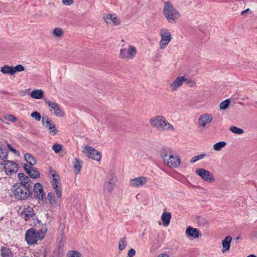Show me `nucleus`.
I'll list each match as a JSON object with an SVG mask.
<instances>
[{"label": "nucleus", "instance_id": "nucleus-2", "mask_svg": "<svg viewBox=\"0 0 257 257\" xmlns=\"http://www.w3.org/2000/svg\"><path fill=\"white\" fill-rule=\"evenodd\" d=\"M149 121L151 125L159 131H173L174 130L173 126L162 115H157L152 117Z\"/></svg>", "mask_w": 257, "mask_h": 257}, {"label": "nucleus", "instance_id": "nucleus-41", "mask_svg": "<svg viewBox=\"0 0 257 257\" xmlns=\"http://www.w3.org/2000/svg\"><path fill=\"white\" fill-rule=\"evenodd\" d=\"M31 116L37 121H40L41 118V115L40 113L37 111H34L32 112L31 114Z\"/></svg>", "mask_w": 257, "mask_h": 257}, {"label": "nucleus", "instance_id": "nucleus-38", "mask_svg": "<svg viewBox=\"0 0 257 257\" xmlns=\"http://www.w3.org/2000/svg\"><path fill=\"white\" fill-rule=\"evenodd\" d=\"M47 197L50 204L52 205L55 206L56 205V201L55 200L54 194L52 192L49 193L48 194Z\"/></svg>", "mask_w": 257, "mask_h": 257}, {"label": "nucleus", "instance_id": "nucleus-18", "mask_svg": "<svg viewBox=\"0 0 257 257\" xmlns=\"http://www.w3.org/2000/svg\"><path fill=\"white\" fill-rule=\"evenodd\" d=\"M117 178L113 174H110L105 183V187L109 192H111L115 186Z\"/></svg>", "mask_w": 257, "mask_h": 257}, {"label": "nucleus", "instance_id": "nucleus-34", "mask_svg": "<svg viewBox=\"0 0 257 257\" xmlns=\"http://www.w3.org/2000/svg\"><path fill=\"white\" fill-rule=\"evenodd\" d=\"M67 257H83L82 254L75 250L68 251L66 253Z\"/></svg>", "mask_w": 257, "mask_h": 257}, {"label": "nucleus", "instance_id": "nucleus-7", "mask_svg": "<svg viewBox=\"0 0 257 257\" xmlns=\"http://www.w3.org/2000/svg\"><path fill=\"white\" fill-rule=\"evenodd\" d=\"M195 172L205 182L212 183L215 181V179L212 174L205 169H196Z\"/></svg>", "mask_w": 257, "mask_h": 257}, {"label": "nucleus", "instance_id": "nucleus-37", "mask_svg": "<svg viewBox=\"0 0 257 257\" xmlns=\"http://www.w3.org/2000/svg\"><path fill=\"white\" fill-rule=\"evenodd\" d=\"M52 33L55 36L60 37L64 34V31L61 28H56L53 30Z\"/></svg>", "mask_w": 257, "mask_h": 257}, {"label": "nucleus", "instance_id": "nucleus-20", "mask_svg": "<svg viewBox=\"0 0 257 257\" xmlns=\"http://www.w3.org/2000/svg\"><path fill=\"white\" fill-rule=\"evenodd\" d=\"M34 214L33 208L30 206L25 207L22 213L23 217L26 221L30 219Z\"/></svg>", "mask_w": 257, "mask_h": 257}, {"label": "nucleus", "instance_id": "nucleus-49", "mask_svg": "<svg viewBox=\"0 0 257 257\" xmlns=\"http://www.w3.org/2000/svg\"><path fill=\"white\" fill-rule=\"evenodd\" d=\"M62 2L64 5L67 6L71 5L73 2V0H62Z\"/></svg>", "mask_w": 257, "mask_h": 257}, {"label": "nucleus", "instance_id": "nucleus-45", "mask_svg": "<svg viewBox=\"0 0 257 257\" xmlns=\"http://www.w3.org/2000/svg\"><path fill=\"white\" fill-rule=\"evenodd\" d=\"M8 148L9 149L12 151L14 154L17 155V156H20V152L19 151L16 150L10 144H9L8 143H7Z\"/></svg>", "mask_w": 257, "mask_h": 257}, {"label": "nucleus", "instance_id": "nucleus-24", "mask_svg": "<svg viewBox=\"0 0 257 257\" xmlns=\"http://www.w3.org/2000/svg\"><path fill=\"white\" fill-rule=\"evenodd\" d=\"M105 22L107 24L113 23L114 25H118L119 23L118 20L115 15L112 14H107L103 18Z\"/></svg>", "mask_w": 257, "mask_h": 257}, {"label": "nucleus", "instance_id": "nucleus-36", "mask_svg": "<svg viewBox=\"0 0 257 257\" xmlns=\"http://www.w3.org/2000/svg\"><path fill=\"white\" fill-rule=\"evenodd\" d=\"M127 244L126 238L125 237L121 238L119 241L118 248L120 250H122L124 249Z\"/></svg>", "mask_w": 257, "mask_h": 257}, {"label": "nucleus", "instance_id": "nucleus-39", "mask_svg": "<svg viewBox=\"0 0 257 257\" xmlns=\"http://www.w3.org/2000/svg\"><path fill=\"white\" fill-rule=\"evenodd\" d=\"M230 103V101L229 99H227L222 101L219 104V107L221 109H225L227 108Z\"/></svg>", "mask_w": 257, "mask_h": 257}, {"label": "nucleus", "instance_id": "nucleus-27", "mask_svg": "<svg viewBox=\"0 0 257 257\" xmlns=\"http://www.w3.org/2000/svg\"><path fill=\"white\" fill-rule=\"evenodd\" d=\"M82 165V162L81 159L76 158L73 163V166L74 169V172L78 174L81 170Z\"/></svg>", "mask_w": 257, "mask_h": 257}, {"label": "nucleus", "instance_id": "nucleus-6", "mask_svg": "<svg viewBox=\"0 0 257 257\" xmlns=\"http://www.w3.org/2000/svg\"><path fill=\"white\" fill-rule=\"evenodd\" d=\"M160 35L161 36L160 48L163 50L167 47L170 42L172 38L171 34L169 30L167 29H162L160 31Z\"/></svg>", "mask_w": 257, "mask_h": 257}, {"label": "nucleus", "instance_id": "nucleus-13", "mask_svg": "<svg viewBox=\"0 0 257 257\" xmlns=\"http://www.w3.org/2000/svg\"><path fill=\"white\" fill-rule=\"evenodd\" d=\"M147 182V178L144 176H140L131 179L130 181V185L134 188H139L145 185Z\"/></svg>", "mask_w": 257, "mask_h": 257}, {"label": "nucleus", "instance_id": "nucleus-15", "mask_svg": "<svg viewBox=\"0 0 257 257\" xmlns=\"http://www.w3.org/2000/svg\"><path fill=\"white\" fill-rule=\"evenodd\" d=\"M18 177L20 181V183H18V185L30 189L32 181L28 176L23 173H19L18 174Z\"/></svg>", "mask_w": 257, "mask_h": 257}, {"label": "nucleus", "instance_id": "nucleus-35", "mask_svg": "<svg viewBox=\"0 0 257 257\" xmlns=\"http://www.w3.org/2000/svg\"><path fill=\"white\" fill-rule=\"evenodd\" d=\"M229 131L232 133L237 135H241L244 132L243 129L239 128L236 126H232L230 127Z\"/></svg>", "mask_w": 257, "mask_h": 257}, {"label": "nucleus", "instance_id": "nucleus-57", "mask_svg": "<svg viewBox=\"0 0 257 257\" xmlns=\"http://www.w3.org/2000/svg\"><path fill=\"white\" fill-rule=\"evenodd\" d=\"M239 237H237L236 239H237V240H238V239H239Z\"/></svg>", "mask_w": 257, "mask_h": 257}, {"label": "nucleus", "instance_id": "nucleus-48", "mask_svg": "<svg viewBox=\"0 0 257 257\" xmlns=\"http://www.w3.org/2000/svg\"><path fill=\"white\" fill-rule=\"evenodd\" d=\"M136 254V251L134 249H130L127 252L128 257H133Z\"/></svg>", "mask_w": 257, "mask_h": 257}, {"label": "nucleus", "instance_id": "nucleus-44", "mask_svg": "<svg viewBox=\"0 0 257 257\" xmlns=\"http://www.w3.org/2000/svg\"><path fill=\"white\" fill-rule=\"evenodd\" d=\"M8 148L9 149L12 151L14 154L17 155V156H20V152L19 151L16 150L10 144H9L8 143H7Z\"/></svg>", "mask_w": 257, "mask_h": 257}, {"label": "nucleus", "instance_id": "nucleus-3", "mask_svg": "<svg viewBox=\"0 0 257 257\" xmlns=\"http://www.w3.org/2000/svg\"><path fill=\"white\" fill-rule=\"evenodd\" d=\"M164 16L170 23H173L180 17L179 12L173 7L172 4L169 2L164 3L163 8Z\"/></svg>", "mask_w": 257, "mask_h": 257}, {"label": "nucleus", "instance_id": "nucleus-54", "mask_svg": "<svg viewBox=\"0 0 257 257\" xmlns=\"http://www.w3.org/2000/svg\"><path fill=\"white\" fill-rule=\"evenodd\" d=\"M252 235L254 237H257V230L253 232Z\"/></svg>", "mask_w": 257, "mask_h": 257}, {"label": "nucleus", "instance_id": "nucleus-21", "mask_svg": "<svg viewBox=\"0 0 257 257\" xmlns=\"http://www.w3.org/2000/svg\"><path fill=\"white\" fill-rule=\"evenodd\" d=\"M59 179H56L54 178L52 179L51 184L53 189L55 190L56 194L59 198H61L62 196V190L60 187V184L59 182Z\"/></svg>", "mask_w": 257, "mask_h": 257}, {"label": "nucleus", "instance_id": "nucleus-4", "mask_svg": "<svg viewBox=\"0 0 257 257\" xmlns=\"http://www.w3.org/2000/svg\"><path fill=\"white\" fill-rule=\"evenodd\" d=\"M12 190L16 198L19 200H25L31 194L30 188L21 186L18 184H15Z\"/></svg>", "mask_w": 257, "mask_h": 257}, {"label": "nucleus", "instance_id": "nucleus-11", "mask_svg": "<svg viewBox=\"0 0 257 257\" xmlns=\"http://www.w3.org/2000/svg\"><path fill=\"white\" fill-rule=\"evenodd\" d=\"M42 122L45 127H48L50 134L52 135L56 134L57 131L56 128V126L48 116L43 117Z\"/></svg>", "mask_w": 257, "mask_h": 257}, {"label": "nucleus", "instance_id": "nucleus-55", "mask_svg": "<svg viewBox=\"0 0 257 257\" xmlns=\"http://www.w3.org/2000/svg\"><path fill=\"white\" fill-rule=\"evenodd\" d=\"M246 257H256V256L255 255L251 254H250V255L247 256Z\"/></svg>", "mask_w": 257, "mask_h": 257}, {"label": "nucleus", "instance_id": "nucleus-51", "mask_svg": "<svg viewBox=\"0 0 257 257\" xmlns=\"http://www.w3.org/2000/svg\"><path fill=\"white\" fill-rule=\"evenodd\" d=\"M157 257H169V255L167 253H161L159 254Z\"/></svg>", "mask_w": 257, "mask_h": 257}, {"label": "nucleus", "instance_id": "nucleus-26", "mask_svg": "<svg viewBox=\"0 0 257 257\" xmlns=\"http://www.w3.org/2000/svg\"><path fill=\"white\" fill-rule=\"evenodd\" d=\"M30 95L32 98L40 99L43 98L44 93L41 89H36L31 92Z\"/></svg>", "mask_w": 257, "mask_h": 257}, {"label": "nucleus", "instance_id": "nucleus-28", "mask_svg": "<svg viewBox=\"0 0 257 257\" xmlns=\"http://www.w3.org/2000/svg\"><path fill=\"white\" fill-rule=\"evenodd\" d=\"M1 72L3 74H9L11 75H13L15 74L14 66H11L9 65H5L2 67Z\"/></svg>", "mask_w": 257, "mask_h": 257}, {"label": "nucleus", "instance_id": "nucleus-56", "mask_svg": "<svg viewBox=\"0 0 257 257\" xmlns=\"http://www.w3.org/2000/svg\"><path fill=\"white\" fill-rule=\"evenodd\" d=\"M20 257H29L28 256H26V255H23V256H21Z\"/></svg>", "mask_w": 257, "mask_h": 257}, {"label": "nucleus", "instance_id": "nucleus-42", "mask_svg": "<svg viewBox=\"0 0 257 257\" xmlns=\"http://www.w3.org/2000/svg\"><path fill=\"white\" fill-rule=\"evenodd\" d=\"M50 175L52 177V179L56 178V179H59V176L58 173L53 169H50Z\"/></svg>", "mask_w": 257, "mask_h": 257}, {"label": "nucleus", "instance_id": "nucleus-5", "mask_svg": "<svg viewBox=\"0 0 257 257\" xmlns=\"http://www.w3.org/2000/svg\"><path fill=\"white\" fill-rule=\"evenodd\" d=\"M1 164L4 166V171L7 175H12L18 170V165L14 161L5 160L2 162Z\"/></svg>", "mask_w": 257, "mask_h": 257}, {"label": "nucleus", "instance_id": "nucleus-52", "mask_svg": "<svg viewBox=\"0 0 257 257\" xmlns=\"http://www.w3.org/2000/svg\"><path fill=\"white\" fill-rule=\"evenodd\" d=\"M250 11L249 9H247L246 10H245V11H243L241 13V15H244L246 13L249 12Z\"/></svg>", "mask_w": 257, "mask_h": 257}, {"label": "nucleus", "instance_id": "nucleus-23", "mask_svg": "<svg viewBox=\"0 0 257 257\" xmlns=\"http://www.w3.org/2000/svg\"><path fill=\"white\" fill-rule=\"evenodd\" d=\"M186 235L187 236L191 237L194 238L199 237V232L197 228H194L191 226L188 227L186 230Z\"/></svg>", "mask_w": 257, "mask_h": 257}, {"label": "nucleus", "instance_id": "nucleus-47", "mask_svg": "<svg viewBox=\"0 0 257 257\" xmlns=\"http://www.w3.org/2000/svg\"><path fill=\"white\" fill-rule=\"evenodd\" d=\"M5 118L10 121L12 122H16L17 120V117L13 115H7L5 116Z\"/></svg>", "mask_w": 257, "mask_h": 257}, {"label": "nucleus", "instance_id": "nucleus-46", "mask_svg": "<svg viewBox=\"0 0 257 257\" xmlns=\"http://www.w3.org/2000/svg\"><path fill=\"white\" fill-rule=\"evenodd\" d=\"M14 70L15 71V73L16 72H21L24 71L25 70V68L23 65L19 64L16 66L15 67H14Z\"/></svg>", "mask_w": 257, "mask_h": 257}, {"label": "nucleus", "instance_id": "nucleus-14", "mask_svg": "<svg viewBox=\"0 0 257 257\" xmlns=\"http://www.w3.org/2000/svg\"><path fill=\"white\" fill-rule=\"evenodd\" d=\"M213 119L211 114L205 113L201 115L199 118V125L201 127H208Z\"/></svg>", "mask_w": 257, "mask_h": 257}, {"label": "nucleus", "instance_id": "nucleus-8", "mask_svg": "<svg viewBox=\"0 0 257 257\" xmlns=\"http://www.w3.org/2000/svg\"><path fill=\"white\" fill-rule=\"evenodd\" d=\"M137 54V49L134 46L129 45L128 49H121L120 57L123 59H132Z\"/></svg>", "mask_w": 257, "mask_h": 257}, {"label": "nucleus", "instance_id": "nucleus-50", "mask_svg": "<svg viewBox=\"0 0 257 257\" xmlns=\"http://www.w3.org/2000/svg\"><path fill=\"white\" fill-rule=\"evenodd\" d=\"M186 81H187L186 83L189 84L190 86L192 87L194 86V82L193 81H191V80H188V81L187 80Z\"/></svg>", "mask_w": 257, "mask_h": 257}, {"label": "nucleus", "instance_id": "nucleus-31", "mask_svg": "<svg viewBox=\"0 0 257 257\" xmlns=\"http://www.w3.org/2000/svg\"><path fill=\"white\" fill-rule=\"evenodd\" d=\"M24 158L25 160L30 164V166H32L36 164V160L30 154L26 153L24 156Z\"/></svg>", "mask_w": 257, "mask_h": 257}, {"label": "nucleus", "instance_id": "nucleus-32", "mask_svg": "<svg viewBox=\"0 0 257 257\" xmlns=\"http://www.w3.org/2000/svg\"><path fill=\"white\" fill-rule=\"evenodd\" d=\"M227 144L225 142H219L213 145V149L215 151H220Z\"/></svg>", "mask_w": 257, "mask_h": 257}, {"label": "nucleus", "instance_id": "nucleus-9", "mask_svg": "<svg viewBox=\"0 0 257 257\" xmlns=\"http://www.w3.org/2000/svg\"><path fill=\"white\" fill-rule=\"evenodd\" d=\"M84 153L86 154L87 156L89 158L96 161L98 162L101 160V155L100 153L90 146H86L84 147Z\"/></svg>", "mask_w": 257, "mask_h": 257}, {"label": "nucleus", "instance_id": "nucleus-1", "mask_svg": "<svg viewBox=\"0 0 257 257\" xmlns=\"http://www.w3.org/2000/svg\"><path fill=\"white\" fill-rule=\"evenodd\" d=\"M47 231L46 225H43L41 229L37 230L34 228L29 229L25 234V239L29 245L35 244L38 240L44 238Z\"/></svg>", "mask_w": 257, "mask_h": 257}, {"label": "nucleus", "instance_id": "nucleus-25", "mask_svg": "<svg viewBox=\"0 0 257 257\" xmlns=\"http://www.w3.org/2000/svg\"><path fill=\"white\" fill-rule=\"evenodd\" d=\"M171 218V213L169 212H163L161 216V219L164 226H167L170 222Z\"/></svg>", "mask_w": 257, "mask_h": 257}, {"label": "nucleus", "instance_id": "nucleus-33", "mask_svg": "<svg viewBox=\"0 0 257 257\" xmlns=\"http://www.w3.org/2000/svg\"><path fill=\"white\" fill-rule=\"evenodd\" d=\"M8 152L4 146L0 147V159L3 160H6L8 158Z\"/></svg>", "mask_w": 257, "mask_h": 257}, {"label": "nucleus", "instance_id": "nucleus-17", "mask_svg": "<svg viewBox=\"0 0 257 257\" xmlns=\"http://www.w3.org/2000/svg\"><path fill=\"white\" fill-rule=\"evenodd\" d=\"M23 167L30 177L33 179H37L40 177V173L36 168L27 164H25Z\"/></svg>", "mask_w": 257, "mask_h": 257}, {"label": "nucleus", "instance_id": "nucleus-22", "mask_svg": "<svg viewBox=\"0 0 257 257\" xmlns=\"http://www.w3.org/2000/svg\"><path fill=\"white\" fill-rule=\"evenodd\" d=\"M232 240V238L230 236H227L222 241V252L224 253L228 251L230 247L231 242Z\"/></svg>", "mask_w": 257, "mask_h": 257}, {"label": "nucleus", "instance_id": "nucleus-53", "mask_svg": "<svg viewBox=\"0 0 257 257\" xmlns=\"http://www.w3.org/2000/svg\"><path fill=\"white\" fill-rule=\"evenodd\" d=\"M35 257H45V254H35Z\"/></svg>", "mask_w": 257, "mask_h": 257}, {"label": "nucleus", "instance_id": "nucleus-10", "mask_svg": "<svg viewBox=\"0 0 257 257\" xmlns=\"http://www.w3.org/2000/svg\"><path fill=\"white\" fill-rule=\"evenodd\" d=\"M187 79L184 76H177L174 81L170 84L169 86L172 91H175L180 87Z\"/></svg>", "mask_w": 257, "mask_h": 257}, {"label": "nucleus", "instance_id": "nucleus-16", "mask_svg": "<svg viewBox=\"0 0 257 257\" xmlns=\"http://www.w3.org/2000/svg\"><path fill=\"white\" fill-rule=\"evenodd\" d=\"M45 101V103L54 110V113L56 116L58 117H61L63 116L64 113L60 108L58 103L46 99Z\"/></svg>", "mask_w": 257, "mask_h": 257}, {"label": "nucleus", "instance_id": "nucleus-30", "mask_svg": "<svg viewBox=\"0 0 257 257\" xmlns=\"http://www.w3.org/2000/svg\"><path fill=\"white\" fill-rule=\"evenodd\" d=\"M172 154H173L172 151L168 148L162 149L161 151L160 155L163 160L164 163L165 162V160L168 159L169 156Z\"/></svg>", "mask_w": 257, "mask_h": 257}, {"label": "nucleus", "instance_id": "nucleus-29", "mask_svg": "<svg viewBox=\"0 0 257 257\" xmlns=\"http://www.w3.org/2000/svg\"><path fill=\"white\" fill-rule=\"evenodd\" d=\"M1 255L2 257H13V253L11 249L7 247H2Z\"/></svg>", "mask_w": 257, "mask_h": 257}, {"label": "nucleus", "instance_id": "nucleus-43", "mask_svg": "<svg viewBox=\"0 0 257 257\" xmlns=\"http://www.w3.org/2000/svg\"><path fill=\"white\" fill-rule=\"evenodd\" d=\"M52 149L56 153H58L62 149V146L59 144H54L52 146Z\"/></svg>", "mask_w": 257, "mask_h": 257}, {"label": "nucleus", "instance_id": "nucleus-19", "mask_svg": "<svg viewBox=\"0 0 257 257\" xmlns=\"http://www.w3.org/2000/svg\"><path fill=\"white\" fill-rule=\"evenodd\" d=\"M34 195L36 198L39 200H43L44 198V193L42 184L40 183H37L34 185Z\"/></svg>", "mask_w": 257, "mask_h": 257}, {"label": "nucleus", "instance_id": "nucleus-40", "mask_svg": "<svg viewBox=\"0 0 257 257\" xmlns=\"http://www.w3.org/2000/svg\"><path fill=\"white\" fill-rule=\"evenodd\" d=\"M206 156L205 154L203 153L198 156H195L192 157L190 160L191 163H194L199 160L203 159Z\"/></svg>", "mask_w": 257, "mask_h": 257}, {"label": "nucleus", "instance_id": "nucleus-12", "mask_svg": "<svg viewBox=\"0 0 257 257\" xmlns=\"http://www.w3.org/2000/svg\"><path fill=\"white\" fill-rule=\"evenodd\" d=\"M164 164L169 167L176 168L180 165V160L177 156H175L172 154L168 159L165 160Z\"/></svg>", "mask_w": 257, "mask_h": 257}]
</instances>
